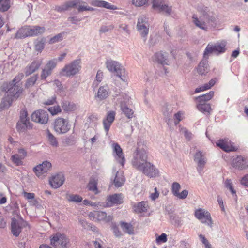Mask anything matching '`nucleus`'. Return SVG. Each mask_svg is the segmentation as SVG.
Wrapping results in <instances>:
<instances>
[{
    "label": "nucleus",
    "instance_id": "f257e3e1",
    "mask_svg": "<svg viewBox=\"0 0 248 248\" xmlns=\"http://www.w3.org/2000/svg\"><path fill=\"white\" fill-rule=\"evenodd\" d=\"M23 77V73H19L11 82L3 84V89L6 94L1 102L0 109L9 108L22 94L23 89L20 82Z\"/></svg>",
    "mask_w": 248,
    "mask_h": 248
},
{
    "label": "nucleus",
    "instance_id": "f03ea898",
    "mask_svg": "<svg viewBox=\"0 0 248 248\" xmlns=\"http://www.w3.org/2000/svg\"><path fill=\"white\" fill-rule=\"evenodd\" d=\"M197 10L200 13V16L194 15L192 16V22L199 28L205 31L213 27L215 24L216 18L212 14L208 13L207 7L202 4H199L197 7Z\"/></svg>",
    "mask_w": 248,
    "mask_h": 248
},
{
    "label": "nucleus",
    "instance_id": "7ed1b4c3",
    "mask_svg": "<svg viewBox=\"0 0 248 248\" xmlns=\"http://www.w3.org/2000/svg\"><path fill=\"white\" fill-rule=\"evenodd\" d=\"M147 159L148 155L146 151L143 148H137L133 154L131 164L134 168L140 170L148 162Z\"/></svg>",
    "mask_w": 248,
    "mask_h": 248
},
{
    "label": "nucleus",
    "instance_id": "20e7f679",
    "mask_svg": "<svg viewBox=\"0 0 248 248\" xmlns=\"http://www.w3.org/2000/svg\"><path fill=\"white\" fill-rule=\"evenodd\" d=\"M149 27L148 17L144 15L140 16L138 18L137 28L144 41L148 34Z\"/></svg>",
    "mask_w": 248,
    "mask_h": 248
},
{
    "label": "nucleus",
    "instance_id": "39448f33",
    "mask_svg": "<svg viewBox=\"0 0 248 248\" xmlns=\"http://www.w3.org/2000/svg\"><path fill=\"white\" fill-rule=\"evenodd\" d=\"M80 63V59L75 60L62 69L61 74L66 77L76 75L79 72L81 68Z\"/></svg>",
    "mask_w": 248,
    "mask_h": 248
},
{
    "label": "nucleus",
    "instance_id": "423d86ee",
    "mask_svg": "<svg viewBox=\"0 0 248 248\" xmlns=\"http://www.w3.org/2000/svg\"><path fill=\"white\" fill-rule=\"evenodd\" d=\"M105 64L109 71L116 74L122 80L124 81L123 77L124 74V69L119 62L112 60H108Z\"/></svg>",
    "mask_w": 248,
    "mask_h": 248
},
{
    "label": "nucleus",
    "instance_id": "0eeeda50",
    "mask_svg": "<svg viewBox=\"0 0 248 248\" xmlns=\"http://www.w3.org/2000/svg\"><path fill=\"white\" fill-rule=\"evenodd\" d=\"M70 124L68 119L59 117L55 120L54 129L59 134H65L70 129Z\"/></svg>",
    "mask_w": 248,
    "mask_h": 248
},
{
    "label": "nucleus",
    "instance_id": "6e6552de",
    "mask_svg": "<svg viewBox=\"0 0 248 248\" xmlns=\"http://www.w3.org/2000/svg\"><path fill=\"white\" fill-rule=\"evenodd\" d=\"M194 215L195 217L201 220L202 223L206 224L210 227L212 226L213 221L211 215L207 210L202 208L196 209L195 211Z\"/></svg>",
    "mask_w": 248,
    "mask_h": 248
},
{
    "label": "nucleus",
    "instance_id": "1a4fd4ad",
    "mask_svg": "<svg viewBox=\"0 0 248 248\" xmlns=\"http://www.w3.org/2000/svg\"><path fill=\"white\" fill-rule=\"evenodd\" d=\"M51 163L45 161L33 168V171L36 176L40 178H43L46 176V173L51 168Z\"/></svg>",
    "mask_w": 248,
    "mask_h": 248
},
{
    "label": "nucleus",
    "instance_id": "9d476101",
    "mask_svg": "<svg viewBox=\"0 0 248 248\" xmlns=\"http://www.w3.org/2000/svg\"><path fill=\"white\" fill-rule=\"evenodd\" d=\"M30 127L31 125L27 111L26 109H22L20 112V120L17 123L16 128L18 130H22Z\"/></svg>",
    "mask_w": 248,
    "mask_h": 248
},
{
    "label": "nucleus",
    "instance_id": "9b49d317",
    "mask_svg": "<svg viewBox=\"0 0 248 248\" xmlns=\"http://www.w3.org/2000/svg\"><path fill=\"white\" fill-rule=\"evenodd\" d=\"M194 160L197 164V170L198 172L201 174L207 162L205 154L200 151L196 152L194 156Z\"/></svg>",
    "mask_w": 248,
    "mask_h": 248
},
{
    "label": "nucleus",
    "instance_id": "f8f14e48",
    "mask_svg": "<svg viewBox=\"0 0 248 248\" xmlns=\"http://www.w3.org/2000/svg\"><path fill=\"white\" fill-rule=\"evenodd\" d=\"M31 119L34 122L46 124L48 120V115L46 111L41 109L37 110L32 113Z\"/></svg>",
    "mask_w": 248,
    "mask_h": 248
},
{
    "label": "nucleus",
    "instance_id": "ddd939ff",
    "mask_svg": "<svg viewBox=\"0 0 248 248\" xmlns=\"http://www.w3.org/2000/svg\"><path fill=\"white\" fill-rule=\"evenodd\" d=\"M57 63V60L53 59L49 60L45 67L42 69L40 78L42 80L46 79V78L51 75L53 70L56 67Z\"/></svg>",
    "mask_w": 248,
    "mask_h": 248
},
{
    "label": "nucleus",
    "instance_id": "4468645a",
    "mask_svg": "<svg viewBox=\"0 0 248 248\" xmlns=\"http://www.w3.org/2000/svg\"><path fill=\"white\" fill-rule=\"evenodd\" d=\"M69 240L66 236L59 232L56 233L50 239V244L54 247H57L60 245L62 248H65Z\"/></svg>",
    "mask_w": 248,
    "mask_h": 248
},
{
    "label": "nucleus",
    "instance_id": "2eb2a0df",
    "mask_svg": "<svg viewBox=\"0 0 248 248\" xmlns=\"http://www.w3.org/2000/svg\"><path fill=\"white\" fill-rule=\"evenodd\" d=\"M120 103L121 109L124 115L128 118L130 119L133 117L134 111L132 109L129 108L125 104V103L128 100V97L126 95L122 94L120 95L118 98Z\"/></svg>",
    "mask_w": 248,
    "mask_h": 248
},
{
    "label": "nucleus",
    "instance_id": "dca6fc26",
    "mask_svg": "<svg viewBox=\"0 0 248 248\" xmlns=\"http://www.w3.org/2000/svg\"><path fill=\"white\" fill-rule=\"evenodd\" d=\"M225 46L226 42H221L214 46L208 45L204 52V58H205L207 56L208 57L209 54L213 52H217L220 53L224 52Z\"/></svg>",
    "mask_w": 248,
    "mask_h": 248
},
{
    "label": "nucleus",
    "instance_id": "f3484780",
    "mask_svg": "<svg viewBox=\"0 0 248 248\" xmlns=\"http://www.w3.org/2000/svg\"><path fill=\"white\" fill-rule=\"evenodd\" d=\"M152 1L154 9L168 15L170 14L171 7H169L163 0H152Z\"/></svg>",
    "mask_w": 248,
    "mask_h": 248
},
{
    "label": "nucleus",
    "instance_id": "a211bd4d",
    "mask_svg": "<svg viewBox=\"0 0 248 248\" xmlns=\"http://www.w3.org/2000/svg\"><path fill=\"white\" fill-rule=\"evenodd\" d=\"M140 170L142 171L143 173L150 178L155 177L159 173L158 169L153 164L149 162L146 163Z\"/></svg>",
    "mask_w": 248,
    "mask_h": 248
},
{
    "label": "nucleus",
    "instance_id": "6ab92c4d",
    "mask_svg": "<svg viewBox=\"0 0 248 248\" xmlns=\"http://www.w3.org/2000/svg\"><path fill=\"white\" fill-rule=\"evenodd\" d=\"M113 153L116 160L119 162L122 166H124L125 159L124 155L121 146L117 143H113L112 145Z\"/></svg>",
    "mask_w": 248,
    "mask_h": 248
},
{
    "label": "nucleus",
    "instance_id": "aec40b11",
    "mask_svg": "<svg viewBox=\"0 0 248 248\" xmlns=\"http://www.w3.org/2000/svg\"><path fill=\"white\" fill-rule=\"evenodd\" d=\"M116 113L114 111H110L103 120V124L105 132L108 133L110 127L115 120Z\"/></svg>",
    "mask_w": 248,
    "mask_h": 248
},
{
    "label": "nucleus",
    "instance_id": "412c9836",
    "mask_svg": "<svg viewBox=\"0 0 248 248\" xmlns=\"http://www.w3.org/2000/svg\"><path fill=\"white\" fill-rule=\"evenodd\" d=\"M43 62V59H36L31 63L28 65L25 69V73L26 76H29L37 70Z\"/></svg>",
    "mask_w": 248,
    "mask_h": 248
},
{
    "label": "nucleus",
    "instance_id": "4be33fe9",
    "mask_svg": "<svg viewBox=\"0 0 248 248\" xmlns=\"http://www.w3.org/2000/svg\"><path fill=\"white\" fill-rule=\"evenodd\" d=\"M64 180L63 174L60 173L53 176L49 180V182L52 187L57 188L63 184Z\"/></svg>",
    "mask_w": 248,
    "mask_h": 248
},
{
    "label": "nucleus",
    "instance_id": "5701e85b",
    "mask_svg": "<svg viewBox=\"0 0 248 248\" xmlns=\"http://www.w3.org/2000/svg\"><path fill=\"white\" fill-rule=\"evenodd\" d=\"M122 194H114L108 196L107 199V206L111 207L114 204H120L123 202Z\"/></svg>",
    "mask_w": 248,
    "mask_h": 248
},
{
    "label": "nucleus",
    "instance_id": "b1692460",
    "mask_svg": "<svg viewBox=\"0 0 248 248\" xmlns=\"http://www.w3.org/2000/svg\"><path fill=\"white\" fill-rule=\"evenodd\" d=\"M217 145L225 152L233 151L235 150L228 139L219 140L217 143Z\"/></svg>",
    "mask_w": 248,
    "mask_h": 248
},
{
    "label": "nucleus",
    "instance_id": "393cba45",
    "mask_svg": "<svg viewBox=\"0 0 248 248\" xmlns=\"http://www.w3.org/2000/svg\"><path fill=\"white\" fill-rule=\"evenodd\" d=\"M22 230L21 223L15 218H12L11 222V232L16 237L19 236Z\"/></svg>",
    "mask_w": 248,
    "mask_h": 248
},
{
    "label": "nucleus",
    "instance_id": "a878e982",
    "mask_svg": "<svg viewBox=\"0 0 248 248\" xmlns=\"http://www.w3.org/2000/svg\"><path fill=\"white\" fill-rule=\"evenodd\" d=\"M91 4L96 7H103L110 10L117 9V7L116 6L111 5L110 3L106 1L93 0L92 1Z\"/></svg>",
    "mask_w": 248,
    "mask_h": 248
},
{
    "label": "nucleus",
    "instance_id": "bb28decb",
    "mask_svg": "<svg viewBox=\"0 0 248 248\" xmlns=\"http://www.w3.org/2000/svg\"><path fill=\"white\" fill-rule=\"evenodd\" d=\"M28 28L30 36L41 35L46 31L45 27L39 26H29Z\"/></svg>",
    "mask_w": 248,
    "mask_h": 248
},
{
    "label": "nucleus",
    "instance_id": "cd10ccee",
    "mask_svg": "<svg viewBox=\"0 0 248 248\" xmlns=\"http://www.w3.org/2000/svg\"><path fill=\"white\" fill-rule=\"evenodd\" d=\"M155 60L162 65L168 64V55L166 52L162 51L156 53L155 54Z\"/></svg>",
    "mask_w": 248,
    "mask_h": 248
},
{
    "label": "nucleus",
    "instance_id": "c85d7f7f",
    "mask_svg": "<svg viewBox=\"0 0 248 248\" xmlns=\"http://www.w3.org/2000/svg\"><path fill=\"white\" fill-rule=\"evenodd\" d=\"M123 172L117 171L113 180V184L116 187H121L125 182Z\"/></svg>",
    "mask_w": 248,
    "mask_h": 248
},
{
    "label": "nucleus",
    "instance_id": "c756f323",
    "mask_svg": "<svg viewBox=\"0 0 248 248\" xmlns=\"http://www.w3.org/2000/svg\"><path fill=\"white\" fill-rule=\"evenodd\" d=\"M233 167L240 170L246 169L247 167L246 160L243 157L237 156L233 161Z\"/></svg>",
    "mask_w": 248,
    "mask_h": 248
},
{
    "label": "nucleus",
    "instance_id": "7c9ffc66",
    "mask_svg": "<svg viewBox=\"0 0 248 248\" xmlns=\"http://www.w3.org/2000/svg\"><path fill=\"white\" fill-rule=\"evenodd\" d=\"M208 56L205 58L203 56V59L199 63L197 71L199 74L204 75L208 72Z\"/></svg>",
    "mask_w": 248,
    "mask_h": 248
},
{
    "label": "nucleus",
    "instance_id": "2f4dec72",
    "mask_svg": "<svg viewBox=\"0 0 248 248\" xmlns=\"http://www.w3.org/2000/svg\"><path fill=\"white\" fill-rule=\"evenodd\" d=\"M109 89L107 85L100 87L98 91L97 95L95 97L100 100L106 99L108 95Z\"/></svg>",
    "mask_w": 248,
    "mask_h": 248
},
{
    "label": "nucleus",
    "instance_id": "473e14b6",
    "mask_svg": "<svg viewBox=\"0 0 248 248\" xmlns=\"http://www.w3.org/2000/svg\"><path fill=\"white\" fill-rule=\"evenodd\" d=\"M149 204L147 202L142 201L134 206V211L137 213H143L147 211Z\"/></svg>",
    "mask_w": 248,
    "mask_h": 248
},
{
    "label": "nucleus",
    "instance_id": "72a5a7b5",
    "mask_svg": "<svg viewBox=\"0 0 248 248\" xmlns=\"http://www.w3.org/2000/svg\"><path fill=\"white\" fill-rule=\"evenodd\" d=\"M75 2L76 1H73V0H69L63 5L56 6L55 10L59 12L68 10L70 8H73L74 5L76 4Z\"/></svg>",
    "mask_w": 248,
    "mask_h": 248
},
{
    "label": "nucleus",
    "instance_id": "f704fd0d",
    "mask_svg": "<svg viewBox=\"0 0 248 248\" xmlns=\"http://www.w3.org/2000/svg\"><path fill=\"white\" fill-rule=\"evenodd\" d=\"M112 220V217L110 215L107 216L105 212L97 211L96 216V221H103L105 222H109Z\"/></svg>",
    "mask_w": 248,
    "mask_h": 248
},
{
    "label": "nucleus",
    "instance_id": "c9c22d12",
    "mask_svg": "<svg viewBox=\"0 0 248 248\" xmlns=\"http://www.w3.org/2000/svg\"><path fill=\"white\" fill-rule=\"evenodd\" d=\"M61 105L64 111L66 112L72 111L76 109V105L67 100H62Z\"/></svg>",
    "mask_w": 248,
    "mask_h": 248
},
{
    "label": "nucleus",
    "instance_id": "e433bc0d",
    "mask_svg": "<svg viewBox=\"0 0 248 248\" xmlns=\"http://www.w3.org/2000/svg\"><path fill=\"white\" fill-rule=\"evenodd\" d=\"M120 225L121 228L124 232L129 235H133L134 234V227L131 223L121 222Z\"/></svg>",
    "mask_w": 248,
    "mask_h": 248
},
{
    "label": "nucleus",
    "instance_id": "4c0bfd02",
    "mask_svg": "<svg viewBox=\"0 0 248 248\" xmlns=\"http://www.w3.org/2000/svg\"><path fill=\"white\" fill-rule=\"evenodd\" d=\"M73 1H76V2H75L76 4L74 5L73 8H76L78 9L79 12L94 10V9L92 7L83 5L84 2L80 0H73Z\"/></svg>",
    "mask_w": 248,
    "mask_h": 248
},
{
    "label": "nucleus",
    "instance_id": "58836bf2",
    "mask_svg": "<svg viewBox=\"0 0 248 248\" xmlns=\"http://www.w3.org/2000/svg\"><path fill=\"white\" fill-rule=\"evenodd\" d=\"M30 36L28 26H24L20 29L16 34V38H22Z\"/></svg>",
    "mask_w": 248,
    "mask_h": 248
},
{
    "label": "nucleus",
    "instance_id": "ea45409f",
    "mask_svg": "<svg viewBox=\"0 0 248 248\" xmlns=\"http://www.w3.org/2000/svg\"><path fill=\"white\" fill-rule=\"evenodd\" d=\"M197 107L199 111L204 114H210L212 110L209 104L201 103L197 105Z\"/></svg>",
    "mask_w": 248,
    "mask_h": 248
},
{
    "label": "nucleus",
    "instance_id": "a19ab883",
    "mask_svg": "<svg viewBox=\"0 0 248 248\" xmlns=\"http://www.w3.org/2000/svg\"><path fill=\"white\" fill-rule=\"evenodd\" d=\"M214 94L213 91H210L206 94L198 96L196 99L200 103L204 102L210 100L213 97Z\"/></svg>",
    "mask_w": 248,
    "mask_h": 248
},
{
    "label": "nucleus",
    "instance_id": "79ce46f5",
    "mask_svg": "<svg viewBox=\"0 0 248 248\" xmlns=\"http://www.w3.org/2000/svg\"><path fill=\"white\" fill-rule=\"evenodd\" d=\"M66 198L69 202L76 203L80 202L83 200L82 197L78 194H67Z\"/></svg>",
    "mask_w": 248,
    "mask_h": 248
},
{
    "label": "nucleus",
    "instance_id": "37998d69",
    "mask_svg": "<svg viewBox=\"0 0 248 248\" xmlns=\"http://www.w3.org/2000/svg\"><path fill=\"white\" fill-rule=\"evenodd\" d=\"M97 183L94 179H92L90 181L88 185V188L90 191H92L96 194L98 193V189L97 187Z\"/></svg>",
    "mask_w": 248,
    "mask_h": 248
},
{
    "label": "nucleus",
    "instance_id": "c03bdc74",
    "mask_svg": "<svg viewBox=\"0 0 248 248\" xmlns=\"http://www.w3.org/2000/svg\"><path fill=\"white\" fill-rule=\"evenodd\" d=\"M45 39L41 38L37 40L35 44V50L38 52H41L45 47Z\"/></svg>",
    "mask_w": 248,
    "mask_h": 248
},
{
    "label": "nucleus",
    "instance_id": "a18cd8bd",
    "mask_svg": "<svg viewBox=\"0 0 248 248\" xmlns=\"http://www.w3.org/2000/svg\"><path fill=\"white\" fill-rule=\"evenodd\" d=\"M47 137L49 143L54 147H57L58 142L56 138L49 131L47 132Z\"/></svg>",
    "mask_w": 248,
    "mask_h": 248
},
{
    "label": "nucleus",
    "instance_id": "49530a36",
    "mask_svg": "<svg viewBox=\"0 0 248 248\" xmlns=\"http://www.w3.org/2000/svg\"><path fill=\"white\" fill-rule=\"evenodd\" d=\"M11 160L12 162L16 164V166H20L23 165V159L17 154H15L11 156Z\"/></svg>",
    "mask_w": 248,
    "mask_h": 248
},
{
    "label": "nucleus",
    "instance_id": "de8ad7c7",
    "mask_svg": "<svg viewBox=\"0 0 248 248\" xmlns=\"http://www.w3.org/2000/svg\"><path fill=\"white\" fill-rule=\"evenodd\" d=\"M10 7L9 0H0V11H7Z\"/></svg>",
    "mask_w": 248,
    "mask_h": 248
},
{
    "label": "nucleus",
    "instance_id": "09e8293b",
    "mask_svg": "<svg viewBox=\"0 0 248 248\" xmlns=\"http://www.w3.org/2000/svg\"><path fill=\"white\" fill-rule=\"evenodd\" d=\"M118 31L126 35H129L130 31L129 29L128 25L124 23L119 24Z\"/></svg>",
    "mask_w": 248,
    "mask_h": 248
},
{
    "label": "nucleus",
    "instance_id": "8fccbe9b",
    "mask_svg": "<svg viewBox=\"0 0 248 248\" xmlns=\"http://www.w3.org/2000/svg\"><path fill=\"white\" fill-rule=\"evenodd\" d=\"M38 79V75H35L31 77L27 81L25 84L26 88H30L34 85Z\"/></svg>",
    "mask_w": 248,
    "mask_h": 248
},
{
    "label": "nucleus",
    "instance_id": "3c124183",
    "mask_svg": "<svg viewBox=\"0 0 248 248\" xmlns=\"http://www.w3.org/2000/svg\"><path fill=\"white\" fill-rule=\"evenodd\" d=\"M48 110L51 115H57L58 113H61L62 111V109L59 105H56L49 108Z\"/></svg>",
    "mask_w": 248,
    "mask_h": 248
},
{
    "label": "nucleus",
    "instance_id": "603ef678",
    "mask_svg": "<svg viewBox=\"0 0 248 248\" xmlns=\"http://www.w3.org/2000/svg\"><path fill=\"white\" fill-rule=\"evenodd\" d=\"M64 34V32L60 33L52 37L49 40V44H52L62 41L63 39Z\"/></svg>",
    "mask_w": 248,
    "mask_h": 248
},
{
    "label": "nucleus",
    "instance_id": "864d4df0",
    "mask_svg": "<svg viewBox=\"0 0 248 248\" xmlns=\"http://www.w3.org/2000/svg\"><path fill=\"white\" fill-rule=\"evenodd\" d=\"M181 188L180 185L177 182H174L172 185V192L175 196L179 192Z\"/></svg>",
    "mask_w": 248,
    "mask_h": 248
},
{
    "label": "nucleus",
    "instance_id": "5fc2aeb1",
    "mask_svg": "<svg viewBox=\"0 0 248 248\" xmlns=\"http://www.w3.org/2000/svg\"><path fill=\"white\" fill-rule=\"evenodd\" d=\"M56 96L54 95L49 98L45 100L43 102V104L45 105H51L54 104L56 102Z\"/></svg>",
    "mask_w": 248,
    "mask_h": 248
},
{
    "label": "nucleus",
    "instance_id": "6e6d98bb",
    "mask_svg": "<svg viewBox=\"0 0 248 248\" xmlns=\"http://www.w3.org/2000/svg\"><path fill=\"white\" fill-rule=\"evenodd\" d=\"M183 113L182 111H179L174 115V124L177 125L182 120Z\"/></svg>",
    "mask_w": 248,
    "mask_h": 248
},
{
    "label": "nucleus",
    "instance_id": "4d7b16f0",
    "mask_svg": "<svg viewBox=\"0 0 248 248\" xmlns=\"http://www.w3.org/2000/svg\"><path fill=\"white\" fill-rule=\"evenodd\" d=\"M114 26L112 25L109 26L104 25L101 26V27L99 31L101 33H105L112 30Z\"/></svg>",
    "mask_w": 248,
    "mask_h": 248
},
{
    "label": "nucleus",
    "instance_id": "13d9d810",
    "mask_svg": "<svg viewBox=\"0 0 248 248\" xmlns=\"http://www.w3.org/2000/svg\"><path fill=\"white\" fill-rule=\"evenodd\" d=\"M168 105H165L162 108V112L163 115L165 116L169 117L171 113V110L170 108H168Z\"/></svg>",
    "mask_w": 248,
    "mask_h": 248
},
{
    "label": "nucleus",
    "instance_id": "bf43d9fd",
    "mask_svg": "<svg viewBox=\"0 0 248 248\" xmlns=\"http://www.w3.org/2000/svg\"><path fill=\"white\" fill-rule=\"evenodd\" d=\"M148 0H132L133 4L136 6H141L146 4Z\"/></svg>",
    "mask_w": 248,
    "mask_h": 248
},
{
    "label": "nucleus",
    "instance_id": "052dcab7",
    "mask_svg": "<svg viewBox=\"0 0 248 248\" xmlns=\"http://www.w3.org/2000/svg\"><path fill=\"white\" fill-rule=\"evenodd\" d=\"M167 241V235L165 233H162L156 238V242L159 243H165Z\"/></svg>",
    "mask_w": 248,
    "mask_h": 248
},
{
    "label": "nucleus",
    "instance_id": "680f3d73",
    "mask_svg": "<svg viewBox=\"0 0 248 248\" xmlns=\"http://www.w3.org/2000/svg\"><path fill=\"white\" fill-rule=\"evenodd\" d=\"M188 194V190L185 189L181 193L179 192L175 196L180 199H184L186 198Z\"/></svg>",
    "mask_w": 248,
    "mask_h": 248
},
{
    "label": "nucleus",
    "instance_id": "e2e57ef3",
    "mask_svg": "<svg viewBox=\"0 0 248 248\" xmlns=\"http://www.w3.org/2000/svg\"><path fill=\"white\" fill-rule=\"evenodd\" d=\"M210 88L211 87L209 86L208 83H206L203 86L197 88L195 90V93H198L201 91H204Z\"/></svg>",
    "mask_w": 248,
    "mask_h": 248
},
{
    "label": "nucleus",
    "instance_id": "0e129e2a",
    "mask_svg": "<svg viewBox=\"0 0 248 248\" xmlns=\"http://www.w3.org/2000/svg\"><path fill=\"white\" fill-rule=\"evenodd\" d=\"M16 154L24 159L27 155V152L24 148H21L18 149V154Z\"/></svg>",
    "mask_w": 248,
    "mask_h": 248
},
{
    "label": "nucleus",
    "instance_id": "69168bd1",
    "mask_svg": "<svg viewBox=\"0 0 248 248\" xmlns=\"http://www.w3.org/2000/svg\"><path fill=\"white\" fill-rule=\"evenodd\" d=\"M29 202L31 205L35 206L37 208H40L41 207L37 199L34 198L32 200L29 201Z\"/></svg>",
    "mask_w": 248,
    "mask_h": 248
},
{
    "label": "nucleus",
    "instance_id": "338daca9",
    "mask_svg": "<svg viewBox=\"0 0 248 248\" xmlns=\"http://www.w3.org/2000/svg\"><path fill=\"white\" fill-rule=\"evenodd\" d=\"M23 194L24 197L29 201L32 200L35 197V194L33 193L24 192Z\"/></svg>",
    "mask_w": 248,
    "mask_h": 248
},
{
    "label": "nucleus",
    "instance_id": "774afa93",
    "mask_svg": "<svg viewBox=\"0 0 248 248\" xmlns=\"http://www.w3.org/2000/svg\"><path fill=\"white\" fill-rule=\"evenodd\" d=\"M181 131L182 133L184 134V135L185 136V138L187 139L188 140H190L192 137V134L191 133L188 131V130L185 128H183L181 129Z\"/></svg>",
    "mask_w": 248,
    "mask_h": 248
}]
</instances>
